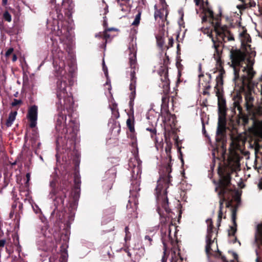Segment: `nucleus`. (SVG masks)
I'll return each mask as SVG.
<instances>
[{"label":"nucleus","mask_w":262,"mask_h":262,"mask_svg":"<svg viewBox=\"0 0 262 262\" xmlns=\"http://www.w3.org/2000/svg\"><path fill=\"white\" fill-rule=\"evenodd\" d=\"M111 109L113 117L115 119H118V118H119L120 114L118 108L117 104L116 103H114L112 104L111 106Z\"/></svg>","instance_id":"nucleus-33"},{"label":"nucleus","mask_w":262,"mask_h":262,"mask_svg":"<svg viewBox=\"0 0 262 262\" xmlns=\"http://www.w3.org/2000/svg\"><path fill=\"white\" fill-rule=\"evenodd\" d=\"M165 141L166 142V146L165 148V150L168 158V162L165 166H163L159 179L157 182V186L155 188V192H160L161 193V192L167 191V189L171 185V182L172 181V177L170 175L172 171L171 156L170 153L172 144L170 139L168 140L167 137H165Z\"/></svg>","instance_id":"nucleus-7"},{"label":"nucleus","mask_w":262,"mask_h":262,"mask_svg":"<svg viewBox=\"0 0 262 262\" xmlns=\"http://www.w3.org/2000/svg\"><path fill=\"white\" fill-rule=\"evenodd\" d=\"M78 166L79 164L77 162H76L75 169H76V167H78ZM73 181L74 183L75 193H77L78 194L80 188L81 180L79 172L78 171H77L76 169H75L74 173Z\"/></svg>","instance_id":"nucleus-22"},{"label":"nucleus","mask_w":262,"mask_h":262,"mask_svg":"<svg viewBox=\"0 0 262 262\" xmlns=\"http://www.w3.org/2000/svg\"><path fill=\"white\" fill-rule=\"evenodd\" d=\"M157 43L160 47H162L164 43L163 38L162 37L157 38Z\"/></svg>","instance_id":"nucleus-51"},{"label":"nucleus","mask_w":262,"mask_h":262,"mask_svg":"<svg viewBox=\"0 0 262 262\" xmlns=\"http://www.w3.org/2000/svg\"><path fill=\"white\" fill-rule=\"evenodd\" d=\"M163 11H164V9H163L162 10L156 9V10L155 12V14H154L155 19H157L158 17H159L160 18L162 19L163 17V15H164Z\"/></svg>","instance_id":"nucleus-37"},{"label":"nucleus","mask_w":262,"mask_h":262,"mask_svg":"<svg viewBox=\"0 0 262 262\" xmlns=\"http://www.w3.org/2000/svg\"><path fill=\"white\" fill-rule=\"evenodd\" d=\"M38 107L34 105L30 107L28 110L27 117L30 123L29 126L31 128H34L37 124Z\"/></svg>","instance_id":"nucleus-19"},{"label":"nucleus","mask_w":262,"mask_h":262,"mask_svg":"<svg viewBox=\"0 0 262 262\" xmlns=\"http://www.w3.org/2000/svg\"><path fill=\"white\" fill-rule=\"evenodd\" d=\"M225 47L224 46H220L216 45V44L214 43V46H213V48L215 50V52L214 53V58L216 61V64L219 66L218 70L219 71L220 74L219 76H221L223 77L225 74V71L223 68V61H222L221 59L222 54L223 53V50Z\"/></svg>","instance_id":"nucleus-15"},{"label":"nucleus","mask_w":262,"mask_h":262,"mask_svg":"<svg viewBox=\"0 0 262 262\" xmlns=\"http://www.w3.org/2000/svg\"><path fill=\"white\" fill-rule=\"evenodd\" d=\"M226 130V115L219 114L217 127L216 133V140L217 142H221L225 136Z\"/></svg>","instance_id":"nucleus-14"},{"label":"nucleus","mask_w":262,"mask_h":262,"mask_svg":"<svg viewBox=\"0 0 262 262\" xmlns=\"http://www.w3.org/2000/svg\"><path fill=\"white\" fill-rule=\"evenodd\" d=\"M246 54L240 49H231L230 51V58L231 61V67L234 70V80L235 81L239 79L240 68L242 67L245 61Z\"/></svg>","instance_id":"nucleus-11"},{"label":"nucleus","mask_w":262,"mask_h":262,"mask_svg":"<svg viewBox=\"0 0 262 262\" xmlns=\"http://www.w3.org/2000/svg\"><path fill=\"white\" fill-rule=\"evenodd\" d=\"M53 64L56 71H57L60 74H62L65 67V63L63 60L54 59L53 60Z\"/></svg>","instance_id":"nucleus-25"},{"label":"nucleus","mask_w":262,"mask_h":262,"mask_svg":"<svg viewBox=\"0 0 262 262\" xmlns=\"http://www.w3.org/2000/svg\"><path fill=\"white\" fill-rule=\"evenodd\" d=\"M67 82L63 77H61L57 81L56 96L58 98V101L56 102V107L58 110L62 109V104L63 108H66L69 116L71 117L70 114L73 111V107L74 104L72 97L68 95L66 90Z\"/></svg>","instance_id":"nucleus-9"},{"label":"nucleus","mask_w":262,"mask_h":262,"mask_svg":"<svg viewBox=\"0 0 262 262\" xmlns=\"http://www.w3.org/2000/svg\"><path fill=\"white\" fill-rule=\"evenodd\" d=\"M61 10L60 8V6H55V10H53L52 12H51V13L52 14H54V13H55L56 15V17H53L54 19H57V20L58 21H61V23L62 24V20L63 19V15L62 14V13L61 12Z\"/></svg>","instance_id":"nucleus-28"},{"label":"nucleus","mask_w":262,"mask_h":262,"mask_svg":"<svg viewBox=\"0 0 262 262\" xmlns=\"http://www.w3.org/2000/svg\"><path fill=\"white\" fill-rule=\"evenodd\" d=\"M141 163L142 161L139 159L138 156H136L134 158L129 160L128 165L129 167L132 168L133 173L136 172L137 174H138L141 172Z\"/></svg>","instance_id":"nucleus-21"},{"label":"nucleus","mask_w":262,"mask_h":262,"mask_svg":"<svg viewBox=\"0 0 262 262\" xmlns=\"http://www.w3.org/2000/svg\"><path fill=\"white\" fill-rule=\"evenodd\" d=\"M120 8H121V10L123 12H126L128 10L124 8L125 4L123 3H119V4Z\"/></svg>","instance_id":"nucleus-52"},{"label":"nucleus","mask_w":262,"mask_h":262,"mask_svg":"<svg viewBox=\"0 0 262 262\" xmlns=\"http://www.w3.org/2000/svg\"><path fill=\"white\" fill-rule=\"evenodd\" d=\"M3 18L5 19V20L8 22H10L12 20L11 15L7 11H6L4 13Z\"/></svg>","instance_id":"nucleus-41"},{"label":"nucleus","mask_w":262,"mask_h":262,"mask_svg":"<svg viewBox=\"0 0 262 262\" xmlns=\"http://www.w3.org/2000/svg\"><path fill=\"white\" fill-rule=\"evenodd\" d=\"M202 124H203L202 131H203V134L205 135L206 133V131L205 130V124L203 122L202 123Z\"/></svg>","instance_id":"nucleus-61"},{"label":"nucleus","mask_w":262,"mask_h":262,"mask_svg":"<svg viewBox=\"0 0 262 262\" xmlns=\"http://www.w3.org/2000/svg\"><path fill=\"white\" fill-rule=\"evenodd\" d=\"M17 112H11L9 115L8 118L6 120V125L7 127H10L13 124V121L15 119Z\"/></svg>","instance_id":"nucleus-31"},{"label":"nucleus","mask_w":262,"mask_h":262,"mask_svg":"<svg viewBox=\"0 0 262 262\" xmlns=\"http://www.w3.org/2000/svg\"><path fill=\"white\" fill-rule=\"evenodd\" d=\"M138 201L137 199L135 198H130L126 205V208L129 212L132 213V211L135 212L138 208Z\"/></svg>","instance_id":"nucleus-24"},{"label":"nucleus","mask_w":262,"mask_h":262,"mask_svg":"<svg viewBox=\"0 0 262 262\" xmlns=\"http://www.w3.org/2000/svg\"><path fill=\"white\" fill-rule=\"evenodd\" d=\"M163 253H164V254H163V256L162 258V262H166L167 259V256L166 255V250H164Z\"/></svg>","instance_id":"nucleus-55"},{"label":"nucleus","mask_w":262,"mask_h":262,"mask_svg":"<svg viewBox=\"0 0 262 262\" xmlns=\"http://www.w3.org/2000/svg\"><path fill=\"white\" fill-rule=\"evenodd\" d=\"M125 232V236L124 237V240L125 242L127 241H129L131 238V233L129 231V228L128 226H126L124 229Z\"/></svg>","instance_id":"nucleus-40"},{"label":"nucleus","mask_w":262,"mask_h":262,"mask_svg":"<svg viewBox=\"0 0 262 262\" xmlns=\"http://www.w3.org/2000/svg\"><path fill=\"white\" fill-rule=\"evenodd\" d=\"M173 44V39L172 37L169 38L168 45L169 47H172Z\"/></svg>","instance_id":"nucleus-57"},{"label":"nucleus","mask_w":262,"mask_h":262,"mask_svg":"<svg viewBox=\"0 0 262 262\" xmlns=\"http://www.w3.org/2000/svg\"><path fill=\"white\" fill-rule=\"evenodd\" d=\"M234 171V168L229 165V164L220 165L218 167L217 173L219 176V180L216 183L217 186L215 188V191L217 192L220 198L217 217L218 227L220 226L222 219L224 203L226 201V198L231 197L232 194V190L231 188V175Z\"/></svg>","instance_id":"nucleus-1"},{"label":"nucleus","mask_w":262,"mask_h":262,"mask_svg":"<svg viewBox=\"0 0 262 262\" xmlns=\"http://www.w3.org/2000/svg\"><path fill=\"white\" fill-rule=\"evenodd\" d=\"M61 7L63 9L65 16L70 19L72 16L74 7L72 0H63Z\"/></svg>","instance_id":"nucleus-20"},{"label":"nucleus","mask_w":262,"mask_h":262,"mask_svg":"<svg viewBox=\"0 0 262 262\" xmlns=\"http://www.w3.org/2000/svg\"><path fill=\"white\" fill-rule=\"evenodd\" d=\"M216 247H217V254L218 255L217 256L220 257L223 262H228V260L226 259L225 256L222 255V252H221V251H220L219 250V249L217 248V244H216Z\"/></svg>","instance_id":"nucleus-48"},{"label":"nucleus","mask_w":262,"mask_h":262,"mask_svg":"<svg viewBox=\"0 0 262 262\" xmlns=\"http://www.w3.org/2000/svg\"><path fill=\"white\" fill-rule=\"evenodd\" d=\"M254 243L257 247L256 249V254L257 257L256 258V262H262V242H259L258 241H255Z\"/></svg>","instance_id":"nucleus-26"},{"label":"nucleus","mask_w":262,"mask_h":262,"mask_svg":"<svg viewBox=\"0 0 262 262\" xmlns=\"http://www.w3.org/2000/svg\"><path fill=\"white\" fill-rule=\"evenodd\" d=\"M26 182L25 184V186L26 187V190H24L23 192L25 193V195L26 196L28 197L29 195V181L30 180V174L29 173H27L26 174Z\"/></svg>","instance_id":"nucleus-34"},{"label":"nucleus","mask_w":262,"mask_h":262,"mask_svg":"<svg viewBox=\"0 0 262 262\" xmlns=\"http://www.w3.org/2000/svg\"><path fill=\"white\" fill-rule=\"evenodd\" d=\"M18 208H19V211H20V213H21L22 212V209H23V203H19Z\"/></svg>","instance_id":"nucleus-58"},{"label":"nucleus","mask_w":262,"mask_h":262,"mask_svg":"<svg viewBox=\"0 0 262 262\" xmlns=\"http://www.w3.org/2000/svg\"><path fill=\"white\" fill-rule=\"evenodd\" d=\"M72 176L67 173L60 181L59 186H56L55 180L50 182L51 190L49 196L53 201L56 208L63 207L64 199L67 197V192L72 187Z\"/></svg>","instance_id":"nucleus-5"},{"label":"nucleus","mask_w":262,"mask_h":262,"mask_svg":"<svg viewBox=\"0 0 262 262\" xmlns=\"http://www.w3.org/2000/svg\"><path fill=\"white\" fill-rule=\"evenodd\" d=\"M14 51V49L13 48H10L5 53V56L7 57V58H9V57L10 56V55L12 53V52H13Z\"/></svg>","instance_id":"nucleus-50"},{"label":"nucleus","mask_w":262,"mask_h":262,"mask_svg":"<svg viewBox=\"0 0 262 262\" xmlns=\"http://www.w3.org/2000/svg\"><path fill=\"white\" fill-rule=\"evenodd\" d=\"M57 111L59 112L56 119L55 128L57 132V143H59L60 139L64 138V140H67V141H69L71 144H74L76 138L77 133L78 130V123L77 121L72 120L71 119L70 122L68 125L65 126L66 115L63 114L62 112V111L66 110V108H63V104H62V109H58Z\"/></svg>","instance_id":"nucleus-4"},{"label":"nucleus","mask_w":262,"mask_h":262,"mask_svg":"<svg viewBox=\"0 0 262 262\" xmlns=\"http://www.w3.org/2000/svg\"><path fill=\"white\" fill-rule=\"evenodd\" d=\"M129 137L131 139V140L133 141V144L136 143L137 142V137H136V134L135 132H130V134L129 135Z\"/></svg>","instance_id":"nucleus-47"},{"label":"nucleus","mask_w":262,"mask_h":262,"mask_svg":"<svg viewBox=\"0 0 262 262\" xmlns=\"http://www.w3.org/2000/svg\"><path fill=\"white\" fill-rule=\"evenodd\" d=\"M146 130L150 133L151 138L155 141V143L158 142L157 138V129L155 126L151 125L146 128Z\"/></svg>","instance_id":"nucleus-30"},{"label":"nucleus","mask_w":262,"mask_h":262,"mask_svg":"<svg viewBox=\"0 0 262 262\" xmlns=\"http://www.w3.org/2000/svg\"><path fill=\"white\" fill-rule=\"evenodd\" d=\"M48 227L47 225L42 226L41 228V233L45 237H49L50 236V233L47 231Z\"/></svg>","instance_id":"nucleus-42"},{"label":"nucleus","mask_w":262,"mask_h":262,"mask_svg":"<svg viewBox=\"0 0 262 262\" xmlns=\"http://www.w3.org/2000/svg\"><path fill=\"white\" fill-rule=\"evenodd\" d=\"M59 23L58 22V29L56 32V34L58 36H61L66 34L69 32L68 27L61 24V28L59 29Z\"/></svg>","instance_id":"nucleus-32"},{"label":"nucleus","mask_w":262,"mask_h":262,"mask_svg":"<svg viewBox=\"0 0 262 262\" xmlns=\"http://www.w3.org/2000/svg\"><path fill=\"white\" fill-rule=\"evenodd\" d=\"M245 106L248 113H249L253 123L252 129L253 134L258 138L262 139V115H258L255 114V110L258 107L253 104L254 98L251 92L245 93Z\"/></svg>","instance_id":"nucleus-10"},{"label":"nucleus","mask_w":262,"mask_h":262,"mask_svg":"<svg viewBox=\"0 0 262 262\" xmlns=\"http://www.w3.org/2000/svg\"><path fill=\"white\" fill-rule=\"evenodd\" d=\"M216 85L215 86V91L216 92L217 89H220L218 88L219 85H222L223 84V77H222L221 76H217L216 78Z\"/></svg>","instance_id":"nucleus-38"},{"label":"nucleus","mask_w":262,"mask_h":262,"mask_svg":"<svg viewBox=\"0 0 262 262\" xmlns=\"http://www.w3.org/2000/svg\"><path fill=\"white\" fill-rule=\"evenodd\" d=\"M17 59V56L16 55V54H13V57H12V61L14 62V61H15Z\"/></svg>","instance_id":"nucleus-63"},{"label":"nucleus","mask_w":262,"mask_h":262,"mask_svg":"<svg viewBox=\"0 0 262 262\" xmlns=\"http://www.w3.org/2000/svg\"><path fill=\"white\" fill-rule=\"evenodd\" d=\"M236 209L234 208L232 210V221L233 223V224L235 226H237L236 223Z\"/></svg>","instance_id":"nucleus-39"},{"label":"nucleus","mask_w":262,"mask_h":262,"mask_svg":"<svg viewBox=\"0 0 262 262\" xmlns=\"http://www.w3.org/2000/svg\"><path fill=\"white\" fill-rule=\"evenodd\" d=\"M207 223L209 222V223L208 224L207 227V234L206 235V245L205 246V252L206 255L208 257L213 255L212 253V249H211V245L214 242V241L216 239L217 234L216 236L212 239V235L213 233V230L214 229L213 222L211 219H208L206 221Z\"/></svg>","instance_id":"nucleus-13"},{"label":"nucleus","mask_w":262,"mask_h":262,"mask_svg":"<svg viewBox=\"0 0 262 262\" xmlns=\"http://www.w3.org/2000/svg\"><path fill=\"white\" fill-rule=\"evenodd\" d=\"M233 103L232 112H234V114H236L235 109L238 111V115L239 116V119L242 120V123L244 126H246L248 124L249 120H251V116L248 113V115H246L244 113H243V108L242 106L241 105V103L243 101L242 96L240 93H237L235 95H234L233 98Z\"/></svg>","instance_id":"nucleus-12"},{"label":"nucleus","mask_w":262,"mask_h":262,"mask_svg":"<svg viewBox=\"0 0 262 262\" xmlns=\"http://www.w3.org/2000/svg\"><path fill=\"white\" fill-rule=\"evenodd\" d=\"M2 5L6 6L8 4V0H2Z\"/></svg>","instance_id":"nucleus-62"},{"label":"nucleus","mask_w":262,"mask_h":262,"mask_svg":"<svg viewBox=\"0 0 262 262\" xmlns=\"http://www.w3.org/2000/svg\"><path fill=\"white\" fill-rule=\"evenodd\" d=\"M205 11L206 14L208 15V16L210 18V19L214 18V13H213V11L211 10L210 8H207L205 9Z\"/></svg>","instance_id":"nucleus-45"},{"label":"nucleus","mask_w":262,"mask_h":262,"mask_svg":"<svg viewBox=\"0 0 262 262\" xmlns=\"http://www.w3.org/2000/svg\"><path fill=\"white\" fill-rule=\"evenodd\" d=\"M138 12V14L136 15L135 18L132 23V25L134 26H138L140 23L142 12L140 10Z\"/></svg>","instance_id":"nucleus-35"},{"label":"nucleus","mask_w":262,"mask_h":262,"mask_svg":"<svg viewBox=\"0 0 262 262\" xmlns=\"http://www.w3.org/2000/svg\"><path fill=\"white\" fill-rule=\"evenodd\" d=\"M237 226H235L233 224L232 226L230 227V229L228 230V236H235V234L237 231Z\"/></svg>","instance_id":"nucleus-36"},{"label":"nucleus","mask_w":262,"mask_h":262,"mask_svg":"<svg viewBox=\"0 0 262 262\" xmlns=\"http://www.w3.org/2000/svg\"><path fill=\"white\" fill-rule=\"evenodd\" d=\"M132 185V187L130 189V192L133 196L135 195L137 199L139 196V191L140 190V188L139 187L140 184L136 180L133 182Z\"/></svg>","instance_id":"nucleus-27"},{"label":"nucleus","mask_w":262,"mask_h":262,"mask_svg":"<svg viewBox=\"0 0 262 262\" xmlns=\"http://www.w3.org/2000/svg\"><path fill=\"white\" fill-rule=\"evenodd\" d=\"M167 194V191L161 192V193L160 192H155L159 203L166 212V214H165L162 212L161 209L159 207H158L157 211L160 216L161 240L165 248L167 247L168 243L172 245L173 242L172 238L170 235L171 230L170 227V225L172 226L173 225L171 222L170 223H169L170 219L173 218L171 215L172 212L169 207V202Z\"/></svg>","instance_id":"nucleus-2"},{"label":"nucleus","mask_w":262,"mask_h":262,"mask_svg":"<svg viewBox=\"0 0 262 262\" xmlns=\"http://www.w3.org/2000/svg\"><path fill=\"white\" fill-rule=\"evenodd\" d=\"M230 197H229V198H226V201L225 202V207L226 208H229L231 206V202L228 201V200L230 199Z\"/></svg>","instance_id":"nucleus-53"},{"label":"nucleus","mask_w":262,"mask_h":262,"mask_svg":"<svg viewBox=\"0 0 262 262\" xmlns=\"http://www.w3.org/2000/svg\"><path fill=\"white\" fill-rule=\"evenodd\" d=\"M196 6H199L201 2H203V0H194Z\"/></svg>","instance_id":"nucleus-59"},{"label":"nucleus","mask_w":262,"mask_h":262,"mask_svg":"<svg viewBox=\"0 0 262 262\" xmlns=\"http://www.w3.org/2000/svg\"><path fill=\"white\" fill-rule=\"evenodd\" d=\"M129 64L130 68V83L129 90L131 91L129 95V118L126 121V125L130 132H135V117L134 115V100L136 97V87L137 77L136 73L139 70V66L137 61V51L134 45L130 46L129 48Z\"/></svg>","instance_id":"nucleus-3"},{"label":"nucleus","mask_w":262,"mask_h":262,"mask_svg":"<svg viewBox=\"0 0 262 262\" xmlns=\"http://www.w3.org/2000/svg\"><path fill=\"white\" fill-rule=\"evenodd\" d=\"M258 187L259 188V189L262 190V179L260 180L258 184Z\"/></svg>","instance_id":"nucleus-60"},{"label":"nucleus","mask_w":262,"mask_h":262,"mask_svg":"<svg viewBox=\"0 0 262 262\" xmlns=\"http://www.w3.org/2000/svg\"><path fill=\"white\" fill-rule=\"evenodd\" d=\"M100 37H102L103 39H105V43L106 44L107 42V39L110 38V35L109 34H108L107 31L104 30L103 33L101 34L100 33V34L99 35Z\"/></svg>","instance_id":"nucleus-44"},{"label":"nucleus","mask_w":262,"mask_h":262,"mask_svg":"<svg viewBox=\"0 0 262 262\" xmlns=\"http://www.w3.org/2000/svg\"><path fill=\"white\" fill-rule=\"evenodd\" d=\"M207 20V15L205 14L203 17H202V21H206Z\"/></svg>","instance_id":"nucleus-64"},{"label":"nucleus","mask_w":262,"mask_h":262,"mask_svg":"<svg viewBox=\"0 0 262 262\" xmlns=\"http://www.w3.org/2000/svg\"><path fill=\"white\" fill-rule=\"evenodd\" d=\"M67 254L66 253L61 254L59 259V262H67Z\"/></svg>","instance_id":"nucleus-49"},{"label":"nucleus","mask_w":262,"mask_h":262,"mask_svg":"<svg viewBox=\"0 0 262 262\" xmlns=\"http://www.w3.org/2000/svg\"><path fill=\"white\" fill-rule=\"evenodd\" d=\"M103 71L104 72L105 76H107L108 71H107V67H106L104 61H103Z\"/></svg>","instance_id":"nucleus-54"},{"label":"nucleus","mask_w":262,"mask_h":262,"mask_svg":"<svg viewBox=\"0 0 262 262\" xmlns=\"http://www.w3.org/2000/svg\"><path fill=\"white\" fill-rule=\"evenodd\" d=\"M216 96L218 99L219 113L222 115H226L227 111L226 100L224 98L222 91L217 89Z\"/></svg>","instance_id":"nucleus-18"},{"label":"nucleus","mask_w":262,"mask_h":262,"mask_svg":"<svg viewBox=\"0 0 262 262\" xmlns=\"http://www.w3.org/2000/svg\"><path fill=\"white\" fill-rule=\"evenodd\" d=\"M6 241L4 239L0 240V248L4 247L6 244Z\"/></svg>","instance_id":"nucleus-56"},{"label":"nucleus","mask_w":262,"mask_h":262,"mask_svg":"<svg viewBox=\"0 0 262 262\" xmlns=\"http://www.w3.org/2000/svg\"><path fill=\"white\" fill-rule=\"evenodd\" d=\"M22 103H23V101L21 100L14 99L13 101L11 103V105L13 107H15L16 106H19V105H21Z\"/></svg>","instance_id":"nucleus-46"},{"label":"nucleus","mask_w":262,"mask_h":262,"mask_svg":"<svg viewBox=\"0 0 262 262\" xmlns=\"http://www.w3.org/2000/svg\"><path fill=\"white\" fill-rule=\"evenodd\" d=\"M199 77L200 78L199 86L200 88L202 87L203 89V94L204 95H209V93L208 91L211 88V74L206 73V75H204L201 74L199 75Z\"/></svg>","instance_id":"nucleus-16"},{"label":"nucleus","mask_w":262,"mask_h":262,"mask_svg":"<svg viewBox=\"0 0 262 262\" xmlns=\"http://www.w3.org/2000/svg\"><path fill=\"white\" fill-rule=\"evenodd\" d=\"M145 243L147 246H150L152 245V239L149 235H146L144 237Z\"/></svg>","instance_id":"nucleus-43"},{"label":"nucleus","mask_w":262,"mask_h":262,"mask_svg":"<svg viewBox=\"0 0 262 262\" xmlns=\"http://www.w3.org/2000/svg\"><path fill=\"white\" fill-rule=\"evenodd\" d=\"M116 212V206H112L104 209L103 211L102 217V225H106L114 220L115 213Z\"/></svg>","instance_id":"nucleus-17"},{"label":"nucleus","mask_w":262,"mask_h":262,"mask_svg":"<svg viewBox=\"0 0 262 262\" xmlns=\"http://www.w3.org/2000/svg\"><path fill=\"white\" fill-rule=\"evenodd\" d=\"M221 13L214 16L210 20L213 27V30L208 35L213 42V46L216 45L224 46L227 41L234 40V37L226 25H221Z\"/></svg>","instance_id":"nucleus-6"},{"label":"nucleus","mask_w":262,"mask_h":262,"mask_svg":"<svg viewBox=\"0 0 262 262\" xmlns=\"http://www.w3.org/2000/svg\"><path fill=\"white\" fill-rule=\"evenodd\" d=\"M243 71H246L247 76L243 75L242 76V82L244 83L246 81H249L254 77L255 72L254 71L252 67H244Z\"/></svg>","instance_id":"nucleus-23"},{"label":"nucleus","mask_w":262,"mask_h":262,"mask_svg":"<svg viewBox=\"0 0 262 262\" xmlns=\"http://www.w3.org/2000/svg\"><path fill=\"white\" fill-rule=\"evenodd\" d=\"M255 240L259 242H262V223L257 225L255 233Z\"/></svg>","instance_id":"nucleus-29"},{"label":"nucleus","mask_w":262,"mask_h":262,"mask_svg":"<svg viewBox=\"0 0 262 262\" xmlns=\"http://www.w3.org/2000/svg\"><path fill=\"white\" fill-rule=\"evenodd\" d=\"M159 73L161 81V83L159 84V86L163 88L164 93L162 98L161 116L163 118V121L166 122L170 121L171 118H173V115L170 113L168 110V103L169 101L168 93L170 89V81L168 79V69L166 68L163 69L160 71Z\"/></svg>","instance_id":"nucleus-8"}]
</instances>
